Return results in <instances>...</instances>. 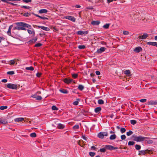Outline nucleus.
I'll use <instances>...</instances> for the list:
<instances>
[{
    "instance_id": "69168bd1",
    "label": "nucleus",
    "mask_w": 157,
    "mask_h": 157,
    "mask_svg": "<svg viewBox=\"0 0 157 157\" xmlns=\"http://www.w3.org/2000/svg\"><path fill=\"white\" fill-rule=\"evenodd\" d=\"M82 138L85 140H87V138L85 136L82 135Z\"/></svg>"
},
{
    "instance_id": "8fccbe9b",
    "label": "nucleus",
    "mask_w": 157,
    "mask_h": 157,
    "mask_svg": "<svg viewBox=\"0 0 157 157\" xmlns=\"http://www.w3.org/2000/svg\"><path fill=\"white\" fill-rule=\"evenodd\" d=\"M121 137L122 140H124L126 138V136L125 135H122L121 136Z\"/></svg>"
},
{
    "instance_id": "c756f323",
    "label": "nucleus",
    "mask_w": 157,
    "mask_h": 157,
    "mask_svg": "<svg viewBox=\"0 0 157 157\" xmlns=\"http://www.w3.org/2000/svg\"><path fill=\"white\" fill-rule=\"evenodd\" d=\"M144 140H145V141H146L148 144H151L153 143V141L149 139L146 140V139Z\"/></svg>"
},
{
    "instance_id": "0e129e2a",
    "label": "nucleus",
    "mask_w": 157,
    "mask_h": 157,
    "mask_svg": "<svg viewBox=\"0 0 157 157\" xmlns=\"http://www.w3.org/2000/svg\"><path fill=\"white\" fill-rule=\"evenodd\" d=\"M7 79H3L2 80V82H5V83L7 82Z\"/></svg>"
},
{
    "instance_id": "b1692460",
    "label": "nucleus",
    "mask_w": 157,
    "mask_h": 157,
    "mask_svg": "<svg viewBox=\"0 0 157 157\" xmlns=\"http://www.w3.org/2000/svg\"><path fill=\"white\" fill-rule=\"evenodd\" d=\"M57 127L59 129H63L64 128L65 126L63 124H62L59 123L58 124Z\"/></svg>"
},
{
    "instance_id": "423d86ee",
    "label": "nucleus",
    "mask_w": 157,
    "mask_h": 157,
    "mask_svg": "<svg viewBox=\"0 0 157 157\" xmlns=\"http://www.w3.org/2000/svg\"><path fill=\"white\" fill-rule=\"evenodd\" d=\"M35 26H36V27H37L38 28H40L43 30L45 31H49L50 30V29L47 27H46L43 26H37L36 25H35Z\"/></svg>"
},
{
    "instance_id": "4468645a",
    "label": "nucleus",
    "mask_w": 157,
    "mask_h": 157,
    "mask_svg": "<svg viewBox=\"0 0 157 157\" xmlns=\"http://www.w3.org/2000/svg\"><path fill=\"white\" fill-rule=\"evenodd\" d=\"M8 123L6 119H2L0 118V124H6Z\"/></svg>"
},
{
    "instance_id": "1a4fd4ad",
    "label": "nucleus",
    "mask_w": 157,
    "mask_h": 157,
    "mask_svg": "<svg viewBox=\"0 0 157 157\" xmlns=\"http://www.w3.org/2000/svg\"><path fill=\"white\" fill-rule=\"evenodd\" d=\"M88 31H78L77 34L79 35H82L83 34H87L88 33Z\"/></svg>"
},
{
    "instance_id": "864d4df0",
    "label": "nucleus",
    "mask_w": 157,
    "mask_h": 157,
    "mask_svg": "<svg viewBox=\"0 0 157 157\" xmlns=\"http://www.w3.org/2000/svg\"><path fill=\"white\" fill-rule=\"evenodd\" d=\"M123 34L125 35H127L129 34V32L126 31H123Z\"/></svg>"
},
{
    "instance_id": "5701e85b",
    "label": "nucleus",
    "mask_w": 157,
    "mask_h": 157,
    "mask_svg": "<svg viewBox=\"0 0 157 157\" xmlns=\"http://www.w3.org/2000/svg\"><path fill=\"white\" fill-rule=\"evenodd\" d=\"M100 23V22L97 21H92L91 24L93 25H98Z\"/></svg>"
},
{
    "instance_id": "6e6552de",
    "label": "nucleus",
    "mask_w": 157,
    "mask_h": 157,
    "mask_svg": "<svg viewBox=\"0 0 157 157\" xmlns=\"http://www.w3.org/2000/svg\"><path fill=\"white\" fill-rule=\"evenodd\" d=\"M65 18L71 20L73 22H75V18L74 17L72 16H67L65 17Z\"/></svg>"
},
{
    "instance_id": "a18cd8bd",
    "label": "nucleus",
    "mask_w": 157,
    "mask_h": 157,
    "mask_svg": "<svg viewBox=\"0 0 157 157\" xmlns=\"http://www.w3.org/2000/svg\"><path fill=\"white\" fill-rule=\"evenodd\" d=\"M7 74L8 75H13L14 74V71H9L7 72Z\"/></svg>"
},
{
    "instance_id": "39448f33",
    "label": "nucleus",
    "mask_w": 157,
    "mask_h": 157,
    "mask_svg": "<svg viewBox=\"0 0 157 157\" xmlns=\"http://www.w3.org/2000/svg\"><path fill=\"white\" fill-rule=\"evenodd\" d=\"M105 147L106 149L110 150H115L118 148L117 147H115L110 145H106L105 146Z\"/></svg>"
},
{
    "instance_id": "72a5a7b5",
    "label": "nucleus",
    "mask_w": 157,
    "mask_h": 157,
    "mask_svg": "<svg viewBox=\"0 0 157 157\" xmlns=\"http://www.w3.org/2000/svg\"><path fill=\"white\" fill-rule=\"evenodd\" d=\"M135 148L137 150H140L141 148V146L140 145L136 144L135 145Z\"/></svg>"
},
{
    "instance_id": "de8ad7c7",
    "label": "nucleus",
    "mask_w": 157,
    "mask_h": 157,
    "mask_svg": "<svg viewBox=\"0 0 157 157\" xmlns=\"http://www.w3.org/2000/svg\"><path fill=\"white\" fill-rule=\"evenodd\" d=\"M21 7L22 8H25V9H29L31 8L29 6H21Z\"/></svg>"
},
{
    "instance_id": "20e7f679",
    "label": "nucleus",
    "mask_w": 157,
    "mask_h": 157,
    "mask_svg": "<svg viewBox=\"0 0 157 157\" xmlns=\"http://www.w3.org/2000/svg\"><path fill=\"white\" fill-rule=\"evenodd\" d=\"M150 151L148 150H141L139 151L138 155H145V154H147V153H150Z\"/></svg>"
},
{
    "instance_id": "a878e982",
    "label": "nucleus",
    "mask_w": 157,
    "mask_h": 157,
    "mask_svg": "<svg viewBox=\"0 0 157 157\" xmlns=\"http://www.w3.org/2000/svg\"><path fill=\"white\" fill-rule=\"evenodd\" d=\"M59 91L60 92L63 94H67L68 93V91L65 89H60Z\"/></svg>"
},
{
    "instance_id": "c85d7f7f",
    "label": "nucleus",
    "mask_w": 157,
    "mask_h": 157,
    "mask_svg": "<svg viewBox=\"0 0 157 157\" xmlns=\"http://www.w3.org/2000/svg\"><path fill=\"white\" fill-rule=\"evenodd\" d=\"M25 69L27 70L30 71H33L34 70V68L33 67L31 66L30 67H27L25 68Z\"/></svg>"
},
{
    "instance_id": "9d476101",
    "label": "nucleus",
    "mask_w": 157,
    "mask_h": 157,
    "mask_svg": "<svg viewBox=\"0 0 157 157\" xmlns=\"http://www.w3.org/2000/svg\"><path fill=\"white\" fill-rule=\"evenodd\" d=\"M73 81L72 79L67 78H65L63 80V81L64 82L68 84L71 83Z\"/></svg>"
},
{
    "instance_id": "4d7b16f0",
    "label": "nucleus",
    "mask_w": 157,
    "mask_h": 157,
    "mask_svg": "<svg viewBox=\"0 0 157 157\" xmlns=\"http://www.w3.org/2000/svg\"><path fill=\"white\" fill-rule=\"evenodd\" d=\"M140 101V102H144L147 101V99H141Z\"/></svg>"
},
{
    "instance_id": "09e8293b",
    "label": "nucleus",
    "mask_w": 157,
    "mask_h": 157,
    "mask_svg": "<svg viewBox=\"0 0 157 157\" xmlns=\"http://www.w3.org/2000/svg\"><path fill=\"white\" fill-rule=\"evenodd\" d=\"M42 44H41L40 43H37L34 46L35 47H40L41 46H42Z\"/></svg>"
},
{
    "instance_id": "f704fd0d",
    "label": "nucleus",
    "mask_w": 157,
    "mask_h": 157,
    "mask_svg": "<svg viewBox=\"0 0 157 157\" xmlns=\"http://www.w3.org/2000/svg\"><path fill=\"white\" fill-rule=\"evenodd\" d=\"M78 48L80 49H84L86 46L84 45H80L78 46Z\"/></svg>"
},
{
    "instance_id": "7c9ffc66",
    "label": "nucleus",
    "mask_w": 157,
    "mask_h": 157,
    "mask_svg": "<svg viewBox=\"0 0 157 157\" xmlns=\"http://www.w3.org/2000/svg\"><path fill=\"white\" fill-rule=\"evenodd\" d=\"M130 71L129 70H126L124 71V73L126 75H129L130 74Z\"/></svg>"
},
{
    "instance_id": "f8f14e48",
    "label": "nucleus",
    "mask_w": 157,
    "mask_h": 157,
    "mask_svg": "<svg viewBox=\"0 0 157 157\" xmlns=\"http://www.w3.org/2000/svg\"><path fill=\"white\" fill-rule=\"evenodd\" d=\"M36 94H32L31 95V97L32 98H36V99L37 100H40L42 99V97L41 96H39L36 97Z\"/></svg>"
},
{
    "instance_id": "cd10ccee",
    "label": "nucleus",
    "mask_w": 157,
    "mask_h": 157,
    "mask_svg": "<svg viewBox=\"0 0 157 157\" xmlns=\"http://www.w3.org/2000/svg\"><path fill=\"white\" fill-rule=\"evenodd\" d=\"M84 88V86L82 85H79L78 87V89L81 91L83 90Z\"/></svg>"
},
{
    "instance_id": "680f3d73",
    "label": "nucleus",
    "mask_w": 157,
    "mask_h": 157,
    "mask_svg": "<svg viewBox=\"0 0 157 157\" xmlns=\"http://www.w3.org/2000/svg\"><path fill=\"white\" fill-rule=\"evenodd\" d=\"M78 102L77 101H75L73 103V104L75 105H77L78 104Z\"/></svg>"
},
{
    "instance_id": "c03bdc74",
    "label": "nucleus",
    "mask_w": 157,
    "mask_h": 157,
    "mask_svg": "<svg viewBox=\"0 0 157 157\" xmlns=\"http://www.w3.org/2000/svg\"><path fill=\"white\" fill-rule=\"evenodd\" d=\"M52 110H57L58 109L55 105H53L52 106Z\"/></svg>"
},
{
    "instance_id": "58836bf2",
    "label": "nucleus",
    "mask_w": 157,
    "mask_h": 157,
    "mask_svg": "<svg viewBox=\"0 0 157 157\" xmlns=\"http://www.w3.org/2000/svg\"><path fill=\"white\" fill-rule=\"evenodd\" d=\"M135 144V142L134 141H129L128 142V145L129 146L133 145Z\"/></svg>"
},
{
    "instance_id": "6ab92c4d",
    "label": "nucleus",
    "mask_w": 157,
    "mask_h": 157,
    "mask_svg": "<svg viewBox=\"0 0 157 157\" xmlns=\"http://www.w3.org/2000/svg\"><path fill=\"white\" fill-rule=\"evenodd\" d=\"M101 107H99L95 108L94 111L95 113H98L99 112L101 111Z\"/></svg>"
},
{
    "instance_id": "dca6fc26",
    "label": "nucleus",
    "mask_w": 157,
    "mask_h": 157,
    "mask_svg": "<svg viewBox=\"0 0 157 157\" xmlns=\"http://www.w3.org/2000/svg\"><path fill=\"white\" fill-rule=\"evenodd\" d=\"M32 13L34 15L38 17H39L40 18V19H43V20L48 19V18L46 17H45L40 16L39 15H38L37 14H35L34 13Z\"/></svg>"
},
{
    "instance_id": "ddd939ff",
    "label": "nucleus",
    "mask_w": 157,
    "mask_h": 157,
    "mask_svg": "<svg viewBox=\"0 0 157 157\" xmlns=\"http://www.w3.org/2000/svg\"><path fill=\"white\" fill-rule=\"evenodd\" d=\"M148 105H155L157 104V101H150L147 103Z\"/></svg>"
},
{
    "instance_id": "c9c22d12",
    "label": "nucleus",
    "mask_w": 157,
    "mask_h": 157,
    "mask_svg": "<svg viewBox=\"0 0 157 157\" xmlns=\"http://www.w3.org/2000/svg\"><path fill=\"white\" fill-rule=\"evenodd\" d=\"M7 108V106H2L0 107V109L1 110H3L6 109Z\"/></svg>"
},
{
    "instance_id": "e2e57ef3",
    "label": "nucleus",
    "mask_w": 157,
    "mask_h": 157,
    "mask_svg": "<svg viewBox=\"0 0 157 157\" xmlns=\"http://www.w3.org/2000/svg\"><path fill=\"white\" fill-rule=\"evenodd\" d=\"M95 73H96V74L98 75H100V72L98 71H96Z\"/></svg>"
},
{
    "instance_id": "6e6d98bb",
    "label": "nucleus",
    "mask_w": 157,
    "mask_h": 157,
    "mask_svg": "<svg viewBox=\"0 0 157 157\" xmlns=\"http://www.w3.org/2000/svg\"><path fill=\"white\" fill-rule=\"evenodd\" d=\"M23 2L26 3L31 2H32V0H23Z\"/></svg>"
},
{
    "instance_id": "9b49d317",
    "label": "nucleus",
    "mask_w": 157,
    "mask_h": 157,
    "mask_svg": "<svg viewBox=\"0 0 157 157\" xmlns=\"http://www.w3.org/2000/svg\"><path fill=\"white\" fill-rule=\"evenodd\" d=\"M148 36V35L147 34H144L143 35L139 36L138 38L140 39H145Z\"/></svg>"
},
{
    "instance_id": "49530a36",
    "label": "nucleus",
    "mask_w": 157,
    "mask_h": 157,
    "mask_svg": "<svg viewBox=\"0 0 157 157\" xmlns=\"http://www.w3.org/2000/svg\"><path fill=\"white\" fill-rule=\"evenodd\" d=\"M120 131L122 133H123L125 132L126 131V129L124 128H121Z\"/></svg>"
},
{
    "instance_id": "393cba45",
    "label": "nucleus",
    "mask_w": 157,
    "mask_h": 157,
    "mask_svg": "<svg viewBox=\"0 0 157 157\" xmlns=\"http://www.w3.org/2000/svg\"><path fill=\"white\" fill-rule=\"evenodd\" d=\"M98 136L99 138L103 139L104 138L103 134V132H101L99 133L98 134Z\"/></svg>"
},
{
    "instance_id": "a211bd4d",
    "label": "nucleus",
    "mask_w": 157,
    "mask_h": 157,
    "mask_svg": "<svg viewBox=\"0 0 157 157\" xmlns=\"http://www.w3.org/2000/svg\"><path fill=\"white\" fill-rule=\"evenodd\" d=\"M147 44L157 47V42H147Z\"/></svg>"
},
{
    "instance_id": "412c9836",
    "label": "nucleus",
    "mask_w": 157,
    "mask_h": 157,
    "mask_svg": "<svg viewBox=\"0 0 157 157\" xmlns=\"http://www.w3.org/2000/svg\"><path fill=\"white\" fill-rule=\"evenodd\" d=\"M48 12V10L45 9H42L39 10V12L40 13H46Z\"/></svg>"
},
{
    "instance_id": "3c124183",
    "label": "nucleus",
    "mask_w": 157,
    "mask_h": 157,
    "mask_svg": "<svg viewBox=\"0 0 157 157\" xmlns=\"http://www.w3.org/2000/svg\"><path fill=\"white\" fill-rule=\"evenodd\" d=\"M72 75L73 78H76L78 77V75L77 74H72Z\"/></svg>"
},
{
    "instance_id": "bf43d9fd",
    "label": "nucleus",
    "mask_w": 157,
    "mask_h": 157,
    "mask_svg": "<svg viewBox=\"0 0 157 157\" xmlns=\"http://www.w3.org/2000/svg\"><path fill=\"white\" fill-rule=\"evenodd\" d=\"M41 75V73L38 72L36 74V76L38 77H40Z\"/></svg>"
},
{
    "instance_id": "2eb2a0df",
    "label": "nucleus",
    "mask_w": 157,
    "mask_h": 157,
    "mask_svg": "<svg viewBox=\"0 0 157 157\" xmlns=\"http://www.w3.org/2000/svg\"><path fill=\"white\" fill-rule=\"evenodd\" d=\"M142 50V48L140 47H137L134 49V51L138 53Z\"/></svg>"
},
{
    "instance_id": "4be33fe9",
    "label": "nucleus",
    "mask_w": 157,
    "mask_h": 157,
    "mask_svg": "<svg viewBox=\"0 0 157 157\" xmlns=\"http://www.w3.org/2000/svg\"><path fill=\"white\" fill-rule=\"evenodd\" d=\"M13 26V25H10L9 27L8 31L7 32V34L9 36L11 35V30L12 29V28Z\"/></svg>"
},
{
    "instance_id": "7ed1b4c3",
    "label": "nucleus",
    "mask_w": 157,
    "mask_h": 157,
    "mask_svg": "<svg viewBox=\"0 0 157 157\" xmlns=\"http://www.w3.org/2000/svg\"><path fill=\"white\" fill-rule=\"evenodd\" d=\"M7 87L9 89H12L17 90V85L12 83L8 84L7 85Z\"/></svg>"
},
{
    "instance_id": "37998d69",
    "label": "nucleus",
    "mask_w": 157,
    "mask_h": 157,
    "mask_svg": "<svg viewBox=\"0 0 157 157\" xmlns=\"http://www.w3.org/2000/svg\"><path fill=\"white\" fill-rule=\"evenodd\" d=\"M89 154L90 155L91 157H93L95 155V152H90L89 153Z\"/></svg>"
},
{
    "instance_id": "774afa93",
    "label": "nucleus",
    "mask_w": 157,
    "mask_h": 157,
    "mask_svg": "<svg viewBox=\"0 0 157 157\" xmlns=\"http://www.w3.org/2000/svg\"><path fill=\"white\" fill-rule=\"evenodd\" d=\"M91 148L93 150H94L96 148V147L95 146H92L91 147Z\"/></svg>"
},
{
    "instance_id": "473e14b6",
    "label": "nucleus",
    "mask_w": 157,
    "mask_h": 157,
    "mask_svg": "<svg viewBox=\"0 0 157 157\" xmlns=\"http://www.w3.org/2000/svg\"><path fill=\"white\" fill-rule=\"evenodd\" d=\"M23 15L25 17H28L31 15V14L27 12L23 13Z\"/></svg>"
},
{
    "instance_id": "f257e3e1",
    "label": "nucleus",
    "mask_w": 157,
    "mask_h": 157,
    "mask_svg": "<svg viewBox=\"0 0 157 157\" xmlns=\"http://www.w3.org/2000/svg\"><path fill=\"white\" fill-rule=\"evenodd\" d=\"M17 26L13 28V29L26 30L25 28H27L29 29H31V26L28 24L23 22H16L15 23Z\"/></svg>"
},
{
    "instance_id": "f03ea898",
    "label": "nucleus",
    "mask_w": 157,
    "mask_h": 157,
    "mask_svg": "<svg viewBox=\"0 0 157 157\" xmlns=\"http://www.w3.org/2000/svg\"><path fill=\"white\" fill-rule=\"evenodd\" d=\"M133 139V140L137 142H141L145 140L146 139H147L148 138L145 137H143L141 136H137L135 135H133L132 136Z\"/></svg>"
},
{
    "instance_id": "13d9d810",
    "label": "nucleus",
    "mask_w": 157,
    "mask_h": 157,
    "mask_svg": "<svg viewBox=\"0 0 157 157\" xmlns=\"http://www.w3.org/2000/svg\"><path fill=\"white\" fill-rule=\"evenodd\" d=\"M10 64L11 65H13L15 63V61L14 60H11L10 61Z\"/></svg>"
},
{
    "instance_id": "a19ab883",
    "label": "nucleus",
    "mask_w": 157,
    "mask_h": 157,
    "mask_svg": "<svg viewBox=\"0 0 157 157\" xmlns=\"http://www.w3.org/2000/svg\"><path fill=\"white\" fill-rule=\"evenodd\" d=\"M130 123L134 125L136 124V121L135 120H130Z\"/></svg>"
},
{
    "instance_id": "052dcab7",
    "label": "nucleus",
    "mask_w": 157,
    "mask_h": 157,
    "mask_svg": "<svg viewBox=\"0 0 157 157\" xmlns=\"http://www.w3.org/2000/svg\"><path fill=\"white\" fill-rule=\"evenodd\" d=\"M103 133L104 136H107L108 135V133L107 132H103Z\"/></svg>"
},
{
    "instance_id": "79ce46f5",
    "label": "nucleus",
    "mask_w": 157,
    "mask_h": 157,
    "mask_svg": "<svg viewBox=\"0 0 157 157\" xmlns=\"http://www.w3.org/2000/svg\"><path fill=\"white\" fill-rule=\"evenodd\" d=\"M30 136L32 137H35L36 136V134L35 132L32 133L30 134Z\"/></svg>"
},
{
    "instance_id": "0eeeda50",
    "label": "nucleus",
    "mask_w": 157,
    "mask_h": 157,
    "mask_svg": "<svg viewBox=\"0 0 157 157\" xmlns=\"http://www.w3.org/2000/svg\"><path fill=\"white\" fill-rule=\"evenodd\" d=\"M106 49V48L105 47H101L100 49L97 50V52L98 54L104 52Z\"/></svg>"
},
{
    "instance_id": "ea45409f",
    "label": "nucleus",
    "mask_w": 157,
    "mask_h": 157,
    "mask_svg": "<svg viewBox=\"0 0 157 157\" xmlns=\"http://www.w3.org/2000/svg\"><path fill=\"white\" fill-rule=\"evenodd\" d=\"M132 134L133 132L131 130H129L128 132H127L126 133V134L128 136H129Z\"/></svg>"
},
{
    "instance_id": "603ef678",
    "label": "nucleus",
    "mask_w": 157,
    "mask_h": 157,
    "mask_svg": "<svg viewBox=\"0 0 157 157\" xmlns=\"http://www.w3.org/2000/svg\"><path fill=\"white\" fill-rule=\"evenodd\" d=\"M100 151L101 152H105L106 151V149L104 148H101L100 149Z\"/></svg>"
},
{
    "instance_id": "2f4dec72",
    "label": "nucleus",
    "mask_w": 157,
    "mask_h": 157,
    "mask_svg": "<svg viewBox=\"0 0 157 157\" xmlns=\"http://www.w3.org/2000/svg\"><path fill=\"white\" fill-rule=\"evenodd\" d=\"M98 103L99 104L101 105L104 103V102L102 100L99 99L98 100Z\"/></svg>"
},
{
    "instance_id": "e433bc0d",
    "label": "nucleus",
    "mask_w": 157,
    "mask_h": 157,
    "mask_svg": "<svg viewBox=\"0 0 157 157\" xmlns=\"http://www.w3.org/2000/svg\"><path fill=\"white\" fill-rule=\"evenodd\" d=\"M109 24H106L103 25V27L105 29H107L109 28Z\"/></svg>"
},
{
    "instance_id": "bb28decb",
    "label": "nucleus",
    "mask_w": 157,
    "mask_h": 157,
    "mask_svg": "<svg viewBox=\"0 0 157 157\" xmlns=\"http://www.w3.org/2000/svg\"><path fill=\"white\" fill-rule=\"evenodd\" d=\"M116 136L115 134L112 135L110 136L109 139L110 140H113L116 139Z\"/></svg>"
},
{
    "instance_id": "aec40b11",
    "label": "nucleus",
    "mask_w": 157,
    "mask_h": 157,
    "mask_svg": "<svg viewBox=\"0 0 157 157\" xmlns=\"http://www.w3.org/2000/svg\"><path fill=\"white\" fill-rule=\"evenodd\" d=\"M24 120V118L22 117L16 118L14 119L16 122L22 121Z\"/></svg>"
},
{
    "instance_id": "f3484780",
    "label": "nucleus",
    "mask_w": 157,
    "mask_h": 157,
    "mask_svg": "<svg viewBox=\"0 0 157 157\" xmlns=\"http://www.w3.org/2000/svg\"><path fill=\"white\" fill-rule=\"evenodd\" d=\"M37 40V38L36 37H35L34 38L32 39L29 41L28 42L29 44H32L33 43L35 42Z\"/></svg>"
},
{
    "instance_id": "4c0bfd02",
    "label": "nucleus",
    "mask_w": 157,
    "mask_h": 157,
    "mask_svg": "<svg viewBox=\"0 0 157 157\" xmlns=\"http://www.w3.org/2000/svg\"><path fill=\"white\" fill-rule=\"evenodd\" d=\"M27 31H28V33H29V34H32L33 33L34 35L35 32H34V31H33V32H32L31 30H30V29H28Z\"/></svg>"
},
{
    "instance_id": "5fc2aeb1",
    "label": "nucleus",
    "mask_w": 157,
    "mask_h": 157,
    "mask_svg": "<svg viewBox=\"0 0 157 157\" xmlns=\"http://www.w3.org/2000/svg\"><path fill=\"white\" fill-rule=\"evenodd\" d=\"M79 128V125H76L73 127V128L75 129Z\"/></svg>"
},
{
    "instance_id": "338daca9",
    "label": "nucleus",
    "mask_w": 157,
    "mask_h": 157,
    "mask_svg": "<svg viewBox=\"0 0 157 157\" xmlns=\"http://www.w3.org/2000/svg\"><path fill=\"white\" fill-rule=\"evenodd\" d=\"M4 38L3 37H0V43H1L2 40H4Z\"/></svg>"
}]
</instances>
